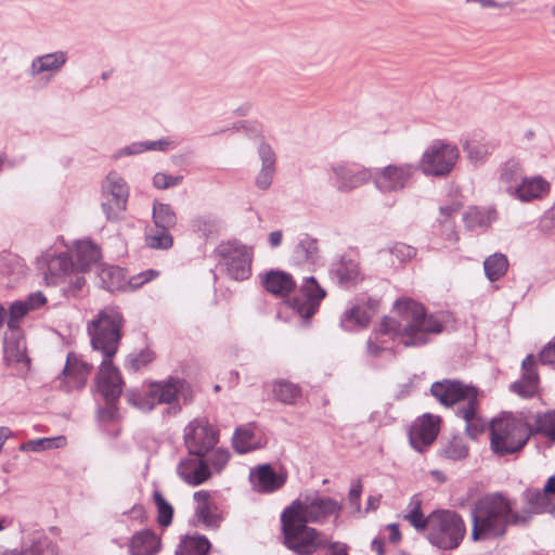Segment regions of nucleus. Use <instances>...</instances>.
<instances>
[{"instance_id": "obj_54", "label": "nucleus", "mask_w": 555, "mask_h": 555, "mask_svg": "<svg viewBox=\"0 0 555 555\" xmlns=\"http://www.w3.org/2000/svg\"><path fill=\"white\" fill-rule=\"evenodd\" d=\"M29 548H38L35 555H57L59 547L48 539L39 540L31 544Z\"/></svg>"}, {"instance_id": "obj_4", "label": "nucleus", "mask_w": 555, "mask_h": 555, "mask_svg": "<svg viewBox=\"0 0 555 555\" xmlns=\"http://www.w3.org/2000/svg\"><path fill=\"white\" fill-rule=\"evenodd\" d=\"M430 391L440 403L447 406L463 402L457 410V415L465 421V430L469 437L476 438L485 430L486 423L477 413L478 391L475 387L459 380L446 379L434 383Z\"/></svg>"}, {"instance_id": "obj_10", "label": "nucleus", "mask_w": 555, "mask_h": 555, "mask_svg": "<svg viewBox=\"0 0 555 555\" xmlns=\"http://www.w3.org/2000/svg\"><path fill=\"white\" fill-rule=\"evenodd\" d=\"M341 505L332 498L300 495L284 512L305 522H320L331 515H337Z\"/></svg>"}, {"instance_id": "obj_1", "label": "nucleus", "mask_w": 555, "mask_h": 555, "mask_svg": "<svg viewBox=\"0 0 555 555\" xmlns=\"http://www.w3.org/2000/svg\"><path fill=\"white\" fill-rule=\"evenodd\" d=\"M124 319L117 308H105L87 326L91 347L100 351L103 360L96 375V388L108 405H113L122 392L124 382L119 370L113 365L121 338Z\"/></svg>"}, {"instance_id": "obj_14", "label": "nucleus", "mask_w": 555, "mask_h": 555, "mask_svg": "<svg viewBox=\"0 0 555 555\" xmlns=\"http://www.w3.org/2000/svg\"><path fill=\"white\" fill-rule=\"evenodd\" d=\"M218 439V430L206 418H196L184 429V441L192 455L205 456Z\"/></svg>"}, {"instance_id": "obj_22", "label": "nucleus", "mask_w": 555, "mask_h": 555, "mask_svg": "<svg viewBox=\"0 0 555 555\" xmlns=\"http://www.w3.org/2000/svg\"><path fill=\"white\" fill-rule=\"evenodd\" d=\"M66 62L67 53L62 50L38 55L33 59L28 74L31 77L47 75L48 78H52L62 70Z\"/></svg>"}, {"instance_id": "obj_43", "label": "nucleus", "mask_w": 555, "mask_h": 555, "mask_svg": "<svg viewBox=\"0 0 555 555\" xmlns=\"http://www.w3.org/2000/svg\"><path fill=\"white\" fill-rule=\"evenodd\" d=\"M169 146V142L167 140H157V141H145V142H134L128 146L120 149L116 157L134 155L142 153L144 151H165Z\"/></svg>"}, {"instance_id": "obj_27", "label": "nucleus", "mask_w": 555, "mask_h": 555, "mask_svg": "<svg viewBox=\"0 0 555 555\" xmlns=\"http://www.w3.org/2000/svg\"><path fill=\"white\" fill-rule=\"evenodd\" d=\"M262 285L269 293L281 297L287 296L295 288L292 275L279 270L266 273Z\"/></svg>"}, {"instance_id": "obj_6", "label": "nucleus", "mask_w": 555, "mask_h": 555, "mask_svg": "<svg viewBox=\"0 0 555 555\" xmlns=\"http://www.w3.org/2000/svg\"><path fill=\"white\" fill-rule=\"evenodd\" d=\"M532 434L524 421L504 415L490 424V448L496 455L504 456L520 451Z\"/></svg>"}, {"instance_id": "obj_41", "label": "nucleus", "mask_w": 555, "mask_h": 555, "mask_svg": "<svg viewBox=\"0 0 555 555\" xmlns=\"http://www.w3.org/2000/svg\"><path fill=\"white\" fill-rule=\"evenodd\" d=\"M153 220L157 229L170 230L177 223V217L168 204L155 202L153 205Z\"/></svg>"}, {"instance_id": "obj_15", "label": "nucleus", "mask_w": 555, "mask_h": 555, "mask_svg": "<svg viewBox=\"0 0 555 555\" xmlns=\"http://www.w3.org/2000/svg\"><path fill=\"white\" fill-rule=\"evenodd\" d=\"M37 268L47 285H57L74 270V263L66 251L49 248L37 259Z\"/></svg>"}, {"instance_id": "obj_29", "label": "nucleus", "mask_w": 555, "mask_h": 555, "mask_svg": "<svg viewBox=\"0 0 555 555\" xmlns=\"http://www.w3.org/2000/svg\"><path fill=\"white\" fill-rule=\"evenodd\" d=\"M495 147L496 145L494 141L486 139H473L466 141L463 145L467 159L474 166L483 165L489 156L494 152Z\"/></svg>"}, {"instance_id": "obj_12", "label": "nucleus", "mask_w": 555, "mask_h": 555, "mask_svg": "<svg viewBox=\"0 0 555 555\" xmlns=\"http://www.w3.org/2000/svg\"><path fill=\"white\" fill-rule=\"evenodd\" d=\"M217 253L231 279L244 281L250 276L253 247L233 241L220 244Z\"/></svg>"}, {"instance_id": "obj_26", "label": "nucleus", "mask_w": 555, "mask_h": 555, "mask_svg": "<svg viewBox=\"0 0 555 555\" xmlns=\"http://www.w3.org/2000/svg\"><path fill=\"white\" fill-rule=\"evenodd\" d=\"M196 502L195 515L197 520L206 527L216 528L219 526V516L216 514V507L210 502V494L205 490L196 491L193 495Z\"/></svg>"}, {"instance_id": "obj_28", "label": "nucleus", "mask_w": 555, "mask_h": 555, "mask_svg": "<svg viewBox=\"0 0 555 555\" xmlns=\"http://www.w3.org/2000/svg\"><path fill=\"white\" fill-rule=\"evenodd\" d=\"M159 538L150 530L137 532L129 542L131 555H155L159 551Z\"/></svg>"}, {"instance_id": "obj_7", "label": "nucleus", "mask_w": 555, "mask_h": 555, "mask_svg": "<svg viewBox=\"0 0 555 555\" xmlns=\"http://www.w3.org/2000/svg\"><path fill=\"white\" fill-rule=\"evenodd\" d=\"M281 522L284 545L296 555H312L326 543L320 531L284 511Z\"/></svg>"}, {"instance_id": "obj_56", "label": "nucleus", "mask_w": 555, "mask_h": 555, "mask_svg": "<svg viewBox=\"0 0 555 555\" xmlns=\"http://www.w3.org/2000/svg\"><path fill=\"white\" fill-rule=\"evenodd\" d=\"M154 352L151 349H143L133 357L131 365L134 370H140L150 364L154 360Z\"/></svg>"}, {"instance_id": "obj_30", "label": "nucleus", "mask_w": 555, "mask_h": 555, "mask_svg": "<svg viewBox=\"0 0 555 555\" xmlns=\"http://www.w3.org/2000/svg\"><path fill=\"white\" fill-rule=\"evenodd\" d=\"M99 278L102 286L109 292L128 288L125 271L119 267L107 266L102 268L99 272Z\"/></svg>"}, {"instance_id": "obj_50", "label": "nucleus", "mask_w": 555, "mask_h": 555, "mask_svg": "<svg viewBox=\"0 0 555 555\" xmlns=\"http://www.w3.org/2000/svg\"><path fill=\"white\" fill-rule=\"evenodd\" d=\"M230 460V453L225 449H216L210 456L205 460L207 466L211 467L216 473H220Z\"/></svg>"}, {"instance_id": "obj_53", "label": "nucleus", "mask_w": 555, "mask_h": 555, "mask_svg": "<svg viewBox=\"0 0 555 555\" xmlns=\"http://www.w3.org/2000/svg\"><path fill=\"white\" fill-rule=\"evenodd\" d=\"M391 254L400 261L411 260L415 255L416 250L414 247L398 243L391 248Z\"/></svg>"}, {"instance_id": "obj_8", "label": "nucleus", "mask_w": 555, "mask_h": 555, "mask_svg": "<svg viewBox=\"0 0 555 555\" xmlns=\"http://www.w3.org/2000/svg\"><path fill=\"white\" fill-rule=\"evenodd\" d=\"M460 152L456 145L435 141L423 153L418 168L426 176L444 177L454 168Z\"/></svg>"}, {"instance_id": "obj_35", "label": "nucleus", "mask_w": 555, "mask_h": 555, "mask_svg": "<svg viewBox=\"0 0 555 555\" xmlns=\"http://www.w3.org/2000/svg\"><path fill=\"white\" fill-rule=\"evenodd\" d=\"M371 317L364 306L354 305L345 311L340 319V325L346 331H352L356 326L366 327Z\"/></svg>"}, {"instance_id": "obj_5", "label": "nucleus", "mask_w": 555, "mask_h": 555, "mask_svg": "<svg viewBox=\"0 0 555 555\" xmlns=\"http://www.w3.org/2000/svg\"><path fill=\"white\" fill-rule=\"evenodd\" d=\"M424 532L433 546L449 551L459 547L466 534V525L456 512L438 509L427 516Z\"/></svg>"}, {"instance_id": "obj_46", "label": "nucleus", "mask_w": 555, "mask_h": 555, "mask_svg": "<svg viewBox=\"0 0 555 555\" xmlns=\"http://www.w3.org/2000/svg\"><path fill=\"white\" fill-rule=\"evenodd\" d=\"M153 499L157 507V521L163 527H168L172 521L173 508L169 502L165 500L159 491L153 492Z\"/></svg>"}, {"instance_id": "obj_18", "label": "nucleus", "mask_w": 555, "mask_h": 555, "mask_svg": "<svg viewBox=\"0 0 555 555\" xmlns=\"http://www.w3.org/2000/svg\"><path fill=\"white\" fill-rule=\"evenodd\" d=\"M551 182L540 175L524 176L516 188H509L508 196L524 203H532L547 197L551 193Z\"/></svg>"}, {"instance_id": "obj_57", "label": "nucleus", "mask_w": 555, "mask_h": 555, "mask_svg": "<svg viewBox=\"0 0 555 555\" xmlns=\"http://www.w3.org/2000/svg\"><path fill=\"white\" fill-rule=\"evenodd\" d=\"M540 361L544 364L555 362V343L546 346L540 353Z\"/></svg>"}, {"instance_id": "obj_9", "label": "nucleus", "mask_w": 555, "mask_h": 555, "mask_svg": "<svg viewBox=\"0 0 555 555\" xmlns=\"http://www.w3.org/2000/svg\"><path fill=\"white\" fill-rule=\"evenodd\" d=\"M416 170L417 166L410 163L388 164L372 171V182L382 194L401 193L412 184Z\"/></svg>"}, {"instance_id": "obj_62", "label": "nucleus", "mask_w": 555, "mask_h": 555, "mask_svg": "<svg viewBox=\"0 0 555 555\" xmlns=\"http://www.w3.org/2000/svg\"><path fill=\"white\" fill-rule=\"evenodd\" d=\"M388 530L390 531L389 539L391 542L397 543L400 540L399 527L396 524L388 525Z\"/></svg>"}, {"instance_id": "obj_24", "label": "nucleus", "mask_w": 555, "mask_h": 555, "mask_svg": "<svg viewBox=\"0 0 555 555\" xmlns=\"http://www.w3.org/2000/svg\"><path fill=\"white\" fill-rule=\"evenodd\" d=\"M258 154L262 165L255 183L260 190H268L272 184L275 172V153L269 144L261 142L258 147Z\"/></svg>"}, {"instance_id": "obj_38", "label": "nucleus", "mask_w": 555, "mask_h": 555, "mask_svg": "<svg viewBox=\"0 0 555 555\" xmlns=\"http://www.w3.org/2000/svg\"><path fill=\"white\" fill-rule=\"evenodd\" d=\"M508 268V261L503 254H493L483 261L486 276L494 282L502 278Z\"/></svg>"}, {"instance_id": "obj_33", "label": "nucleus", "mask_w": 555, "mask_h": 555, "mask_svg": "<svg viewBox=\"0 0 555 555\" xmlns=\"http://www.w3.org/2000/svg\"><path fill=\"white\" fill-rule=\"evenodd\" d=\"M522 176V165L519 160L511 158L500 168L499 182L508 195L509 188H516Z\"/></svg>"}, {"instance_id": "obj_16", "label": "nucleus", "mask_w": 555, "mask_h": 555, "mask_svg": "<svg viewBox=\"0 0 555 555\" xmlns=\"http://www.w3.org/2000/svg\"><path fill=\"white\" fill-rule=\"evenodd\" d=\"M325 291L313 276L306 278L300 285L299 295L289 301V306L304 319L311 318L318 310Z\"/></svg>"}, {"instance_id": "obj_31", "label": "nucleus", "mask_w": 555, "mask_h": 555, "mask_svg": "<svg viewBox=\"0 0 555 555\" xmlns=\"http://www.w3.org/2000/svg\"><path fill=\"white\" fill-rule=\"evenodd\" d=\"M76 266L80 271H86L92 263L100 259V249L91 241H79L75 245Z\"/></svg>"}, {"instance_id": "obj_58", "label": "nucleus", "mask_w": 555, "mask_h": 555, "mask_svg": "<svg viewBox=\"0 0 555 555\" xmlns=\"http://www.w3.org/2000/svg\"><path fill=\"white\" fill-rule=\"evenodd\" d=\"M467 3H473L481 9H504L505 3L495 0H465Z\"/></svg>"}, {"instance_id": "obj_36", "label": "nucleus", "mask_w": 555, "mask_h": 555, "mask_svg": "<svg viewBox=\"0 0 555 555\" xmlns=\"http://www.w3.org/2000/svg\"><path fill=\"white\" fill-rule=\"evenodd\" d=\"M332 274L338 280L340 284L354 282L359 276V266L351 258L341 257L336 263L333 264Z\"/></svg>"}, {"instance_id": "obj_17", "label": "nucleus", "mask_w": 555, "mask_h": 555, "mask_svg": "<svg viewBox=\"0 0 555 555\" xmlns=\"http://www.w3.org/2000/svg\"><path fill=\"white\" fill-rule=\"evenodd\" d=\"M336 188L340 192H350L372 181V168L350 166L347 163L334 164L330 168Z\"/></svg>"}, {"instance_id": "obj_55", "label": "nucleus", "mask_w": 555, "mask_h": 555, "mask_svg": "<svg viewBox=\"0 0 555 555\" xmlns=\"http://www.w3.org/2000/svg\"><path fill=\"white\" fill-rule=\"evenodd\" d=\"M362 483L360 480H353L350 486L348 500L350 506L356 511H360V498L362 493Z\"/></svg>"}, {"instance_id": "obj_23", "label": "nucleus", "mask_w": 555, "mask_h": 555, "mask_svg": "<svg viewBox=\"0 0 555 555\" xmlns=\"http://www.w3.org/2000/svg\"><path fill=\"white\" fill-rule=\"evenodd\" d=\"M92 365L81 361L75 353L69 352L63 370L66 390L80 389L86 385Z\"/></svg>"}, {"instance_id": "obj_39", "label": "nucleus", "mask_w": 555, "mask_h": 555, "mask_svg": "<svg viewBox=\"0 0 555 555\" xmlns=\"http://www.w3.org/2000/svg\"><path fill=\"white\" fill-rule=\"evenodd\" d=\"M525 499L529 505L528 509H522L519 513L540 514L548 507V494L543 489H528L525 493Z\"/></svg>"}, {"instance_id": "obj_2", "label": "nucleus", "mask_w": 555, "mask_h": 555, "mask_svg": "<svg viewBox=\"0 0 555 555\" xmlns=\"http://www.w3.org/2000/svg\"><path fill=\"white\" fill-rule=\"evenodd\" d=\"M393 311L398 319L385 317L379 328L369 338L366 347L371 356L377 357L385 350L379 341L382 334L399 339L405 347H417L427 344L430 334L442 332L441 322L434 314H427L423 305L412 299L397 300Z\"/></svg>"}, {"instance_id": "obj_20", "label": "nucleus", "mask_w": 555, "mask_h": 555, "mask_svg": "<svg viewBox=\"0 0 555 555\" xmlns=\"http://www.w3.org/2000/svg\"><path fill=\"white\" fill-rule=\"evenodd\" d=\"M286 473H276L270 464L258 465L250 469L249 481L258 493H273L286 482Z\"/></svg>"}, {"instance_id": "obj_47", "label": "nucleus", "mask_w": 555, "mask_h": 555, "mask_svg": "<svg viewBox=\"0 0 555 555\" xmlns=\"http://www.w3.org/2000/svg\"><path fill=\"white\" fill-rule=\"evenodd\" d=\"M534 433L545 436L551 442L555 441V411L538 415Z\"/></svg>"}, {"instance_id": "obj_3", "label": "nucleus", "mask_w": 555, "mask_h": 555, "mask_svg": "<svg viewBox=\"0 0 555 555\" xmlns=\"http://www.w3.org/2000/svg\"><path fill=\"white\" fill-rule=\"evenodd\" d=\"M514 501L508 496L493 492L480 498L472 512V539L486 541L505 535L509 526L527 524L529 513L514 509Z\"/></svg>"}, {"instance_id": "obj_49", "label": "nucleus", "mask_w": 555, "mask_h": 555, "mask_svg": "<svg viewBox=\"0 0 555 555\" xmlns=\"http://www.w3.org/2000/svg\"><path fill=\"white\" fill-rule=\"evenodd\" d=\"M468 448L462 439L454 438L443 448L442 455L452 461H460L467 456Z\"/></svg>"}, {"instance_id": "obj_61", "label": "nucleus", "mask_w": 555, "mask_h": 555, "mask_svg": "<svg viewBox=\"0 0 555 555\" xmlns=\"http://www.w3.org/2000/svg\"><path fill=\"white\" fill-rule=\"evenodd\" d=\"M282 232L281 231H273L269 235V242L272 247H278L282 243Z\"/></svg>"}, {"instance_id": "obj_21", "label": "nucleus", "mask_w": 555, "mask_h": 555, "mask_svg": "<svg viewBox=\"0 0 555 555\" xmlns=\"http://www.w3.org/2000/svg\"><path fill=\"white\" fill-rule=\"evenodd\" d=\"M177 472L185 483L193 487L204 483L211 477V472L204 456L197 455L182 460L177 467Z\"/></svg>"}, {"instance_id": "obj_37", "label": "nucleus", "mask_w": 555, "mask_h": 555, "mask_svg": "<svg viewBox=\"0 0 555 555\" xmlns=\"http://www.w3.org/2000/svg\"><path fill=\"white\" fill-rule=\"evenodd\" d=\"M403 519L406 520L415 530L425 531L427 527V516L422 512V500L418 495H413L404 511Z\"/></svg>"}, {"instance_id": "obj_45", "label": "nucleus", "mask_w": 555, "mask_h": 555, "mask_svg": "<svg viewBox=\"0 0 555 555\" xmlns=\"http://www.w3.org/2000/svg\"><path fill=\"white\" fill-rule=\"evenodd\" d=\"M318 242L311 237L302 238L295 248V257L298 261L314 262L318 257Z\"/></svg>"}, {"instance_id": "obj_13", "label": "nucleus", "mask_w": 555, "mask_h": 555, "mask_svg": "<svg viewBox=\"0 0 555 555\" xmlns=\"http://www.w3.org/2000/svg\"><path fill=\"white\" fill-rule=\"evenodd\" d=\"M102 190V209L107 220H118L127 208L129 197V189L126 181L117 173L111 172L106 177Z\"/></svg>"}, {"instance_id": "obj_60", "label": "nucleus", "mask_w": 555, "mask_h": 555, "mask_svg": "<svg viewBox=\"0 0 555 555\" xmlns=\"http://www.w3.org/2000/svg\"><path fill=\"white\" fill-rule=\"evenodd\" d=\"M328 550L332 555H348L347 546L339 542H333L328 544Z\"/></svg>"}, {"instance_id": "obj_44", "label": "nucleus", "mask_w": 555, "mask_h": 555, "mask_svg": "<svg viewBox=\"0 0 555 555\" xmlns=\"http://www.w3.org/2000/svg\"><path fill=\"white\" fill-rule=\"evenodd\" d=\"M66 439L63 436L55 438H39L34 440H28L24 442L21 447V451H33L40 452L53 448H61L65 446Z\"/></svg>"}, {"instance_id": "obj_52", "label": "nucleus", "mask_w": 555, "mask_h": 555, "mask_svg": "<svg viewBox=\"0 0 555 555\" xmlns=\"http://www.w3.org/2000/svg\"><path fill=\"white\" fill-rule=\"evenodd\" d=\"M181 180L182 177L158 172L153 178V184L157 189H168L178 185Z\"/></svg>"}, {"instance_id": "obj_40", "label": "nucleus", "mask_w": 555, "mask_h": 555, "mask_svg": "<svg viewBox=\"0 0 555 555\" xmlns=\"http://www.w3.org/2000/svg\"><path fill=\"white\" fill-rule=\"evenodd\" d=\"M275 398L286 404H294L301 397V389L298 385L287 380H278L273 386Z\"/></svg>"}, {"instance_id": "obj_25", "label": "nucleus", "mask_w": 555, "mask_h": 555, "mask_svg": "<svg viewBox=\"0 0 555 555\" xmlns=\"http://www.w3.org/2000/svg\"><path fill=\"white\" fill-rule=\"evenodd\" d=\"M524 374L520 380L513 385V388L524 397H532L539 384V375L537 373V364L532 354L527 356L522 361Z\"/></svg>"}, {"instance_id": "obj_51", "label": "nucleus", "mask_w": 555, "mask_h": 555, "mask_svg": "<svg viewBox=\"0 0 555 555\" xmlns=\"http://www.w3.org/2000/svg\"><path fill=\"white\" fill-rule=\"evenodd\" d=\"M159 275V271L154 269H149L146 271H143L137 275L131 276L128 280V288L129 289H137L147 282H151L155 280Z\"/></svg>"}, {"instance_id": "obj_34", "label": "nucleus", "mask_w": 555, "mask_h": 555, "mask_svg": "<svg viewBox=\"0 0 555 555\" xmlns=\"http://www.w3.org/2000/svg\"><path fill=\"white\" fill-rule=\"evenodd\" d=\"M210 543L204 535H186L178 545L176 555H207Z\"/></svg>"}, {"instance_id": "obj_19", "label": "nucleus", "mask_w": 555, "mask_h": 555, "mask_svg": "<svg viewBox=\"0 0 555 555\" xmlns=\"http://www.w3.org/2000/svg\"><path fill=\"white\" fill-rule=\"evenodd\" d=\"M440 418L431 414H424L417 418L409 431V440L413 449L423 452L437 438Z\"/></svg>"}, {"instance_id": "obj_59", "label": "nucleus", "mask_w": 555, "mask_h": 555, "mask_svg": "<svg viewBox=\"0 0 555 555\" xmlns=\"http://www.w3.org/2000/svg\"><path fill=\"white\" fill-rule=\"evenodd\" d=\"M85 285H86V279L82 275L76 274L75 278L69 281L68 291L73 295H76L78 292L82 291Z\"/></svg>"}, {"instance_id": "obj_64", "label": "nucleus", "mask_w": 555, "mask_h": 555, "mask_svg": "<svg viewBox=\"0 0 555 555\" xmlns=\"http://www.w3.org/2000/svg\"><path fill=\"white\" fill-rule=\"evenodd\" d=\"M543 490L550 495L555 494V476H551L543 487Z\"/></svg>"}, {"instance_id": "obj_48", "label": "nucleus", "mask_w": 555, "mask_h": 555, "mask_svg": "<svg viewBox=\"0 0 555 555\" xmlns=\"http://www.w3.org/2000/svg\"><path fill=\"white\" fill-rule=\"evenodd\" d=\"M173 240L168 229H157L146 235V244L151 248L167 249L172 246Z\"/></svg>"}, {"instance_id": "obj_42", "label": "nucleus", "mask_w": 555, "mask_h": 555, "mask_svg": "<svg viewBox=\"0 0 555 555\" xmlns=\"http://www.w3.org/2000/svg\"><path fill=\"white\" fill-rule=\"evenodd\" d=\"M233 447L238 453H247L259 448V443L250 428L240 427L234 433Z\"/></svg>"}, {"instance_id": "obj_63", "label": "nucleus", "mask_w": 555, "mask_h": 555, "mask_svg": "<svg viewBox=\"0 0 555 555\" xmlns=\"http://www.w3.org/2000/svg\"><path fill=\"white\" fill-rule=\"evenodd\" d=\"M371 547L377 555H384V542L382 539H374L371 543Z\"/></svg>"}, {"instance_id": "obj_11", "label": "nucleus", "mask_w": 555, "mask_h": 555, "mask_svg": "<svg viewBox=\"0 0 555 555\" xmlns=\"http://www.w3.org/2000/svg\"><path fill=\"white\" fill-rule=\"evenodd\" d=\"M185 380L169 377L166 382L152 383L143 395L132 393L129 400L142 411H151L155 405L172 403L178 396L184 393Z\"/></svg>"}, {"instance_id": "obj_32", "label": "nucleus", "mask_w": 555, "mask_h": 555, "mask_svg": "<svg viewBox=\"0 0 555 555\" xmlns=\"http://www.w3.org/2000/svg\"><path fill=\"white\" fill-rule=\"evenodd\" d=\"M496 210L492 207H469L464 214V222L467 228H486L496 220Z\"/></svg>"}]
</instances>
